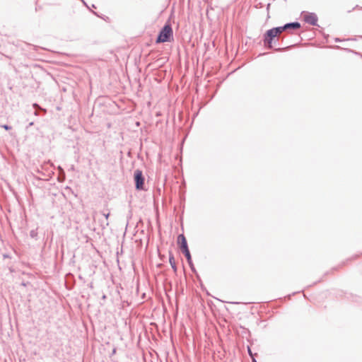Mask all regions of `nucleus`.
Here are the masks:
<instances>
[{"instance_id": "obj_17", "label": "nucleus", "mask_w": 362, "mask_h": 362, "mask_svg": "<svg viewBox=\"0 0 362 362\" xmlns=\"http://www.w3.org/2000/svg\"><path fill=\"white\" fill-rule=\"evenodd\" d=\"M66 288H68L69 290H71V289H72V288H73L74 285H73V284H72V285H69V283L66 281Z\"/></svg>"}, {"instance_id": "obj_39", "label": "nucleus", "mask_w": 362, "mask_h": 362, "mask_svg": "<svg viewBox=\"0 0 362 362\" xmlns=\"http://www.w3.org/2000/svg\"><path fill=\"white\" fill-rule=\"evenodd\" d=\"M259 7H262L263 6L262 3H259Z\"/></svg>"}, {"instance_id": "obj_27", "label": "nucleus", "mask_w": 362, "mask_h": 362, "mask_svg": "<svg viewBox=\"0 0 362 362\" xmlns=\"http://www.w3.org/2000/svg\"><path fill=\"white\" fill-rule=\"evenodd\" d=\"M103 216H105V218H106V220H107L109 216H110V213H107V214H103Z\"/></svg>"}, {"instance_id": "obj_23", "label": "nucleus", "mask_w": 362, "mask_h": 362, "mask_svg": "<svg viewBox=\"0 0 362 362\" xmlns=\"http://www.w3.org/2000/svg\"><path fill=\"white\" fill-rule=\"evenodd\" d=\"M64 180V176H63L62 177H58V178H57L58 182H63Z\"/></svg>"}, {"instance_id": "obj_22", "label": "nucleus", "mask_w": 362, "mask_h": 362, "mask_svg": "<svg viewBox=\"0 0 362 362\" xmlns=\"http://www.w3.org/2000/svg\"><path fill=\"white\" fill-rule=\"evenodd\" d=\"M3 258H4V259H6V258H9V259H11V256H10L8 254L5 253V254H3Z\"/></svg>"}, {"instance_id": "obj_29", "label": "nucleus", "mask_w": 362, "mask_h": 362, "mask_svg": "<svg viewBox=\"0 0 362 362\" xmlns=\"http://www.w3.org/2000/svg\"><path fill=\"white\" fill-rule=\"evenodd\" d=\"M80 1L83 4L84 6H86L87 8H89L87 3L84 0H80Z\"/></svg>"}, {"instance_id": "obj_34", "label": "nucleus", "mask_w": 362, "mask_h": 362, "mask_svg": "<svg viewBox=\"0 0 362 362\" xmlns=\"http://www.w3.org/2000/svg\"><path fill=\"white\" fill-rule=\"evenodd\" d=\"M252 362H257V361L255 359V358H252Z\"/></svg>"}, {"instance_id": "obj_20", "label": "nucleus", "mask_w": 362, "mask_h": 362, "mask_svg": "<svg viewBox=\"0 0 362 362\" xmlns=\"http://www.w3.org/2000/svg\"><path fill=\"white\" fill-rule=\"evenodd\" d=\"M40 111H41V110H39V109L35 110V112H34V115H36V116L40 115Z\"/></svg>"}, {"instance_id": "obj_28", "label": "nucleus", "mask_w": 362, "mask_h": 362, "mask_svg": "<svg viewBox=\"0 0 362 362\" xmlns=\"http://www.w3.org/2000/svg\"><path fill=\"white\" fill-rule=\"evenodd\" d=\"M28 284H29V282H24V281H23L21 284V285L23 286H26Z\"/></svg>"}, {"instance_id": "obj_15", "label": "nucleus", "mask_w": 362, "mask_h": 362, "mask_svg": "<svg viewBox=\"0 0 362 362\" xmlns=\"http://www.w3.org/2000/svg\"><path fill=\"white\" fill-rule=\"evenodd\" d=\"M34 177H35V179L38 180H49V178L38 177L36 175H34Z\"/></svg>"}, {"instance_id": "obj_21", "label": "nucleus", "mask_w": 362, "mask_h": 362, "mask_svg": "<svg viewBox=\"0 0 362 362\" xmlns=\"http://www.w3.org/2000/svg\"><path fill=\"white\" fill-rule=\"evenodd\" d=\"M187 262L188 264H193V262H192V257H190L189 258H187Z\"/></svg>"}, {"instance_id": "obj_12", "label": "nucleus", "mask_w": 362, "mask_h": 362, "mask_svg": "<svg viewBox=\"0 0 362 362\" xmlns=\"http://www.w3.org/2000/svg\"><path fill=\"white\" fill-rule=\"evenodd\" d=\"M0 127H2L3 129H4L6 131L11 130L12 129L11 126H10L8 124H2Z\"/></svg>"}, {"instance_id": "obj_8", "label": "nucleus", "mask_w": 362, "mask_h": 362, "mask_svg": "<svg viewBox=\"0 0 362 362\" xmlns=\"http://www.w3.org/2000/svg\"><path fill=\"white\" fill-rule=\"evenodd\" d=\"M37 230H38V228H36L35 229H33L30 231V237L35 240H38Z\"/></svg>"}, {"instance_id": "obj_7", "label": "nucleus", "mask_w": 362, "mask_h": 362, "mask_svg": "<svg viewBox=\"0 0 362 362\" xmlns=\"http://www.w3.org/2000/svg\"><path fill=\"white\" fill-rule=\"evenodd\" d=\"M169 262L174 272H177V267L175 263V257L172 252H169Z\"/></svg>"}, {"instance_id": "obj_1", "label": "nucleus", "mask_w": 362, "mask_h": 362, "mask_svg": "<svg viewBox=\"0 0 362 362\" xmlns=\"http://www.w3.org/2000/svg\"><path fill=\"white\" fill-rule=\"evenodd\" d=\"M173 40V30L170 20L160 28L156 39V43L170 42Z\"/></svg>"}, {"instance_id": "obj_38", "label": "nucleus", "mask_w": 362, "mask_h": 362, "mask_svg": "<svg viewBox=\"0 0 362 362\" xmlns=\"http://www.w3.org/2000/svg\"><path fill=\"white\" fill-rule=\"evenodd\" d=\"M89 287L93 288V283H90Z\"/></svg>"}, {"instance_id": "obj_4", "label": "nucleus", "mask_w": 362, "mask_h": 362, "mask_svg": "<svg viewBox=\"0 0 362 362\" xmlns=\"http://www.w3.org/2000/svg\"><path fill=\"white\" fill-rule=\"evenodd\" d=\"M300 27H301V25L299 22L294 21V22L287 23L281 26H277V27H274V28H276L278 33L280 35L283 32L290 33L291 30H298V29L300 28Z\"/></svg>"}, {"instance_id": "obj_25", "label": "nucleus", "mask_w": 362, "mask_h": 362, "mask_svg": "<svg viewBox=\"0 0 362 362\" xmlns=\"http://www.w3.org/2000/svg\"><path fill=\"white\" fill-rule=\"evenodd\" d=\"M116 352H117V349L115 347L112 351L111 356L115 355L116 354Z\"/></svg>"}, {"instance_id": "obj_6", "label": "nucleus", "mask_w": 362, "mask_h": 362, "mask_svg": "<svg viewBox=\"0 0 362 362\" xmlns=\"http://www.w3.org/2000/svg\"><path fill=\"white\" fill-rule=\"evenodd\" d=\"M177 243L181 252L189 250L187 241L184 234L182 233L178 235L177 238Z\"/></svg>"}, {"instance_id": "obj_36", "label": "nucleus", "mask_w": 362, "mask_h": 362, "mask_svg": "<svg viewBox=\"0 0 362 362\" xmlns=\"http://www.w3.org/2000/svg\"><path fill=\"white\" fill-rule=\"evenodd\" d=\"M265 54H267V53H261V54H259V56H263V55H265Z\"/></svg>"}, {"instance_id": "obj_10", "label": "nucleus", "mask_w": 362, "mask_h": 362, "mask_svg": "<svg viewBox=\"0 0 362 362\" xmlns=\"http://www.w3.org/2000/svg\"><path fill=\"white\" fill-rule=\"evenodd\" d=\"M42 166H41L40 168H37L36 170H35V171L36 172V173L42 175V177H46L47 175L42 171Z\"/></svg>"}, {"instance_id": "obj_19", "label": "nucleus", "mask_w": 362, "mask_h": 362, "mask_svg": "<svg viewBox=\"0 0 362 362\" xmlns=\"http://www.w3.org/2000/svg\"><path fill=\"white\" fill-rule=\"evenodd\" d=\"M270 6H271L270 3L267 4V17L268 18L270 17L269 15V11Z\"/></svg>"}, {"instance_id": "obj_13", "label": "nucleus", "mask_w": 362, "mask_h": 362, "mask_svg": "<svg viewBox=\"0 0 362 362\" xmlns=\"http://www.w3.org/2000/svg\"><path fill=\"white\" fill-rule=\"evenodd\" d=\"M247 352L252 359V358H255V355H257V354H252L251 349L249 346L247 347Z\"/></svg>"}, {"instance_id": "obj_33", "label": "nucleus", "mask_w": 362, "mask_h": 362, "mask_svg": "<svg viewBox=\"0 0 362 362\" xmlns=\"http://www.w3.org/2000/svg\"><path fill=\"white\" fill-rule=\"evenodd\" d=\"M106 298H107L106 295L103 294V296H102V299L105 300Z\"/></svg>"}, {"instance_id": "obj_26", "label": "nucleus", "mask_w": 362, "mask_h": 362, "mask_svg": "<svg viewBox=\"0 0 362 362\" xmlns=\"http://www.w3.org/2000/svg\"><path fill=\"white\" fill-rule=\"evenodd\" d=\"M8 270L11 273H13L15 272V269L12 267H8Z\"/></svg>"}, {"instance_id": "obj_37", "label": "nucleus", "mask_w": 362, "mask_h": 362, "mask_svg": "<svg viewBox=\"0 0 362 362\" xmlns=\"http://www.w3.org/2000/svg\"><path fill=\"white\" fill-rule=\"evenodd\" d=\"M78 278H79L80 279H81V280H83V278L82 277V276H81V275H79V276H78Z\"/></svg>"}, {"instance_id": "obj_18", "label": "nucleus", "mask_w": 362, "mask_h": 362, "mask_svg": "<svg viewBox=\"0 0 362 362\" xmlns=\"http://www.w3.org/2000/svg\"><path fill=\"white\" fill-rule=\"evenodd\" d=\"M34 124V122H30L28 123V124L25 127V129L28 130V129L32 127Z\"/></svg>"}, {"instance_id": "obj_9", "label": "nucleus", "mask_w": 362, "mask_h": 362, "mask_svg": "<svg viewBox=\"0 0 362 362\" xmlns=\"http://www.w3.org/2000/svg\"><path fill=\"white\" fill-rule=\"evenodd\" d=\"M33 107L35 110H40L42 112H43V113H45L47 112L45 109L41 107L37 103H33Z\"/></svg>"}, {"instance_id": "obj_5", "label": "nucleus", "mask_w": 362, "mask_h": 362, "mask_svg": "<svg viewBox=\"0 0 362 362\" xmlns=\"http://www.w3.org/2000/svg\"><path fill=\"white\" fill-rule=\"evenodd\" d=\"M303 20L306 23H308L311 25H313V26L318 25H317L318 18L315 13H313V12L305 13Z\"/></svg>"}, {"instance_id": "obj_3", "label": "nucleus", "mask_w": 362, "mask_h": 362, "mask_svg": "<svg viewBox=\"0 0 362 362\" xmlns=\"http://www.w3.org/2000/svg\"><path fill=\"white\" fill-rule=\"evenodd\" d=\"M134 182L135 185V189L137 191L146 190L145 188V177L143 174L142 170L136 169L134 172Z\"/></svg>"}, {"instance_id": "obj_2", "label": "nucleus", "mask_w": 362, "mask_h": 362, "mask_svg": "<svg viewBox=\"0 0 362 362\" xmlns=\"http://www.w3.org/2000/svg\"><path fill=\"white\" fill-rule=\"evenodd\" d=\"M279 35L274 27L267 30L263 35V42L265 48L272 49L274 45H275L278 40Z\"/></svg>"}, {"instance_id": "obj_30", "label": "nucleus", "mask_w": 362, "mask_h": 362, "mask_svg": "<svg viewBox=\"0 0 362 362\" xmlns=\"http://www.w3.org/2000/svg\"><path fill=\"white\" fill-rule=\"evenodd\" d=\"M69 276L74 278V275L71 273H69L66 274V278H69Z\"/></svg>"}, {"instance_id": "obj_31", "label": "nucleus", "mask_w": 362, "mask_h": 362, "mask_svg": "<svg viewBox=\"0 0 362 362\" xmlns=\"http://www.w3.org/2000/svg\"><path fill=\"white\" fill-rule=\"evenodd\" d=\"M194 274L196 275V276H197V279H198L199 281H201L202 280H201V278H200L199 275L198 274V273L197 272V274Z\"/></svg>"}, {"instance_id": "obj_32", "label": "nucleus", "mask_w": 362, "mask_h": 362, "mask_svg": "<svg viewBox=\"0 0 362 362\" xmlns=\"http://www.w3.org/2000/svg\"><path fill=\"white\" fill-rule=\"evenodd\" d=\"M281 50H282V49H281V48H275V49H274V51H276V52H280V51H281Z\"/></svg>"}, {"instance_id": "obj_11", "label": "nucleus", "mask_w": 362, "mask_h": 362, "mask_svg": "<svg viewBox=\"0 0 362 362\" xmlns=\"http://www.w3.org/2000/svg\"><path fill=\"white\" fill-rule=\"evenodd\" d=\"M182 253L185 255L186 259L192 257L189 250L182 251Z\"/></svg>"}, {"instance_id": "obj_24", "label": "nucleus", "mask_w": 362, "mask_h": 362, "mask_svg": "<svg viewBox=\"0 0 362 362\" xmlns=\"http://www.w3.org/2000/svg\"><path fill=\"white\" fill-rule=\"evenodd\" d=\"M334 41H335L336 42H339L343 41V40H341V39H340V38H339V37H335V38H334Z\"/></svg>"}, {"instance_id": "obj_35", "label": "nucleus", "mask_w": 362, "mask_h": 362, "mask_svg": "<svg viewBox=\"0 0 362 362\" xmlns=\"http://www.w3.org/2000/svg\"><path fill=\"white\" fill-rule=\"evenodd\" d=\"M93 13L95 16H97L100 17V16H99L96 12L93 11Z\"/></svg>"}, {"instance_id": "obj_14", "label": "nucleus", "mask_w": 362, "mask_h": 362, "mask_svg": "<svg viewBox=\"0 0 362 362\" xmlns=\"http://www.w3.org/2000/svg\"><path fill=\"white\" fill-rule=\"evenodd\" d=\"M189 267H190V269L191 271L194 273V274H197V270L195 269V267L194 265V264H189Z\"/></svg>"}, {"instance_id": "obj_16", "label": "nucleus", "mask_w": 362, "mask_h": 362, "mask_svg": "<svg viewBox=\"0 0 362 362\" xmlns=\"http://www.w3.org/2000/svg\"><path fill=\"white\" fill-rule=\"evenodd\" d=\"M27 46L30 47V49H32L33 50H37V49L38 48L37 46L33 45H30V44H27Z\"/></svg>"}, {"instance_id": "obj_40", "label": "nucleus", "mask_w": 362, "mask_h": 362, "mask_svg": "<svg viewBox=\"0 0 362 362\" xmlns=\"http://www.w3.org/2000/svg\"><path fill=\"white\" fill-rule=\"evenodd\" d=\"M92 7L93 8H96L94 4L92 5Z\"/></svg>"}]
</instances>
